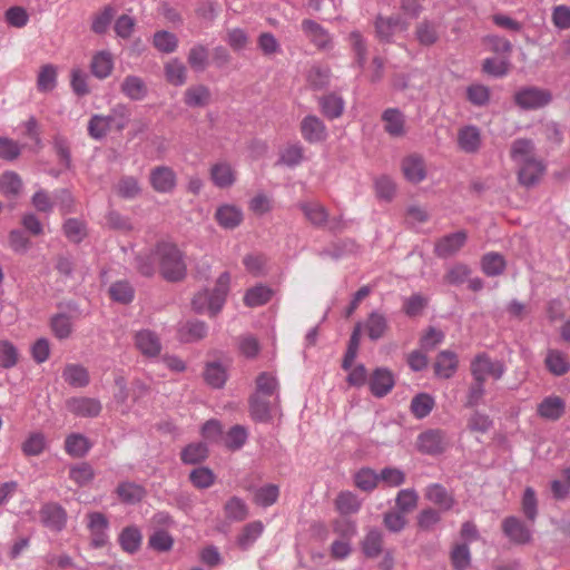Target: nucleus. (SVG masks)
I'll use <instances>...</instances> for the list:
<instances>
[{
  "mask_svg": "<svg viewBox=\"0 0 570 570\" xmlns=\"http://www.w3.org/2000/svg\"><path fill=\"white\" fill-rule=\"evenodd\" d=\"M446 433L439 429L426 430L419 434L416 440L417 450L428 455L443 453L449 446Z\"/></svg>",
  "mask_w": 570,
  "mask_h": 570,
  "instance_id": "5",
  "label": "nucleus"
},
{
  "mask_svg": "<svg viewBox=\"0 0 570 570\" xmlns=\"http://www.w3.org/2000/svg\"><path fill=\"white\" fill-rule=\"evenodd\" d=\"M348 41L355 55L356 65L363 69L367 60V46L365 39L358 31H352L348 36Z\"/></svg>",
  "mask_w": 570,
  "mask_h": 570,
  "instance_id": "56",
  "label": "nucleus"
},
{
  "mask_svg": "<svg viewBox=\"0 0 570 570\" xmlns=\"http://www.w3.org/2000/svg\"><path fill=\"white\" fill-rule=\"evenodd\" d=\"M481 265L485 275L498 276L503 273L505 261L503 256L498 253H488L483 256Z\"/></svg>",
  "mask_w": 570,
  "mask_h": 570,
  "instance_id": "57",
  "label": "nucleus"
},
{
  "mask_svg": "<svg viewBox=\"0 0 570 570\" xmlns=\"http://www.w3.org/2000/svg\"><path fill=\"white\" fill-rule=\"evenodd\" d=\"M210 178L215 186L219 188L230 187L235 180V171L228 163L222 161L212 166Z\"/></svg>",
  "mask_w": 570,
  "mask_h": 570,
  "instance_id": "27",
  "label": "nucleus"
},
{
  "mask_svg": "<svg viewBox=\"0 0 570 570\" xmlns=\"http://www.w3.org/2000/svg\"><path fill=\"white\" fill-rule=\"evenodd\" d=\"M511 158L520 167L534 159V145L532 140L520 138L511 145Z\"/></svg>",
  "mask_w": 570,
  "mask_h": 570,
  "instance_id": "28",
  "label": "nucleus"
},
{
  "mask_svg": "<svg viewBox=\"0 0 570 570\" xmlns=\"http://www.w3.org/2000/svg\"><path fill=\"white\" fill-rule=\"evenodd\" d=\"M204 377L207 384L215 389H219L224 386L227 380V372L220 363L213 362L206 365Z\"/></svg>",
  "mask_w": 570,
  "mask_h": 570,
  "instance_id": "46",
  "label": "nucleus"
},
{
  "mask_svg": "<svg viewBox=\"0 0 570 570\" xmlns=\"http://www.w3.org/2000/svg\"><path fill=\"white\" fill-rule=\"evenodd\" d=\"M248 439V431L245 426L236 424L232 426L224 436V444L230 451H237L244 446Z\"/></svg>",
  "mask_w": 570,
  "mask_h": 570,
  "instance_id": "40",
  "label": "nucleus"
},
{
  "mask_svg": "<svg viewBox=\"0 0 570 570\" xmlns=\"http://www.w3.org/2000/svg\"><path fill=\"white\" fill-rule=\"evenodd\" d=\"M141 539V532L137 527H126L119 535V544L126 552L134 553L140 548Z\"/></svg>",
  "mask_w": 570,
  "mask_h": 570,
  "instance_id": "37",
  "label": "nucleus"
},
{
  "mask_svg": "<svg viewBox=\"0 0 570 570\" xmlns=\"http://www.w3.org/2000/svg\"><path fill=\"white\" fill-rule=\"evenodd\" d=\"M385 131L392 137H402L406 134L405 117L397 108H389L382 114Z\"/></svg>",
  "mask_w": 570,
  "mask_h": 570,
  "instance_id": "21",
  "label": "nucleus"
},
{
  "mask_svg": "<svg viewBox=\"0 0 570 570\" xmlns=\"http://www.w3.org/2000/svg\"><path fill=\"white\" fill-rule=\"evenodd\" d=\"M114 57L107 50H101L92 56L90 63L91 73L98 79H106L114 70Z\"/></svg>",
  "mask_w": 570,
  "mask_h": 570,
  "instance_id": "24",
  "label": "nucleus"
},
{
  "mask_svg": "<svg viewBox=\"0 0 570 570\" xmlns=\"http://www.w3.org/2000/svg\"><path fill=\"white\" fill-rule=\"evenodd\" d=\"M368 384L374 396L383 397L393 389L394 377L389 370L380 367L373 372Z\"/></svg>",
  "mask_w": 570,
  "mask_h": 570,
  "instance_id": "19",
  "label": "nucleus"
},
{
  "mask_svg": "<svg viewBox=\"0 0 570 570\" xmlns=\"http://www.w3.org/2000/svg\"><path fill=\"white\" fill-rule=\"evenodd\" d=\"M57 86V68L53 65H45L41 67L38 78L37 88L41 92L52 91Z\"/></svg>",
  "mask_w": 570,
  "mask_h": 570,
  "instance_id": "47",
  "label": "nucleus"
},
{
  "mask_svg": "<svg viewBox=\"0 0 570 570\" xmlns=\"http://www.w3.org/2000/svg\"><path fill=\"white\" fill-rule=\"evenodd\" d=\"M63 380L73 387H83L89 383L87 370L79 364H68L62 372Z\"/></svg>",
  "mask_w": 570,
  "mask_h": 570,
  "instance_id": "34",
  "label": "nucleus"
},
{
  "mask_svg": "<svg viewBox=\"0 0 570 570\" xmlns=\"http://www.w3.org/2000/svg\"><path fill=\"white\" fill-rule=\"evenodd\" d=\"M513 99L521 109L535 110L549 105L552 100V95L548 89L527 86L517 90Z\"/></svg>",
  "mask_w": 570,
  "mask_h": 570,
  "instance_id": "4",
  "label": "nucleus"
},
{
  "mask_svg": "<svg viewBox=\"0 0 570 570\" xmlns=\"http://www.w3.org/2000/svg\"><path fill=\"white\" fill-rule=\"evenodd\" d=\"M218 225L225 229H234L243 222V212L235 205H222L215 213Z\"/></svg>",
  "mask_w": 570,
  "mask_h": 570,
  "instance_id": "22",
  "label": "nucleus"
},
{
  "mask_svg": "<svg viewBox=\"0 0 570 570\" xmlns=\"http://www.w3.org/2000/svg\"><path fill=\"white\" fill-rule=\"evenodd\" d=\"M364 327L367 332L368 337L372 341H377L382 338L385 332L387 331L389 322L384 314L375 311L368 315L364 324Z\"/></svg>",
  "mask_w": 570,
  "mask_h": 570,
  "instance_id": "30",
  "label": "nucleus"
},
{
  "mask_svg": "<svg viewBox=\"0 0 570 570\" xmlns=\"http://www.w3.org/2000/svg\"><path fill=\"white\" fill-rule=\"evenodd\" d=\"M377 37L382 41H391L396 31H404L409 28V23L400 16L383 18L379 17L375 22Z\"/></svg>",
  "mask_w": 570,
  "mask_h": 570,
  "instance_id": "15",
  "label": "nucleus"
},
{
  "mask_svg": "<svg viewBox=\"0 0 570 570\" xmlns=\"http://www.w3.org/2000/svg\"><path fill=\"white\" fill-rule=\"evenodd\" d=\"M224 510L226 517L234 521H243L248 515V508L245 501L238 497L230 498L226 502Z\"/></svg>",
  "mask_w": 570,
  "mask_h": 570,
  "instance_id": "60",
  "label": "nucleus"
},
{
  "mask_svg": "<svg viewBox=\"0 0 570 570\" xmlns=\"http://www.w3.org/2000/svg\"><path fill=\"white\" fill-rule=\"evenodd\" d=\"M336 509L342 514L356 513L361 508V501L357 495L351 491L341 492L335 501Z\"/></svg>",
  "mask_w": 570,
  "mask_h": 570,
  "instance_id": "53",
  "label": "nucleus"
},
{
  "mask_svg": "<svg viewBox=\"0 0 570 570\" xmlns=\"http://www.w3.org/2000/svg\"><path fill=\"white\" fill-rule=\"evenodd\" d=\"M425 499L439 507L440 511H449L455 504L454 497L440 483H431L424 489Z\"/></svg>",
  "mask_w": 570,
  "mask_h": 570,
  "instance_id": "12",
  "label": "nucleus"
},
{
  "mask_svg": "<svg viewBox=\"0 0 570 570\" xmlns=\"http://www.w3.org/2000/svg\"><path fill=\"white\" fill-rule=\"evenodd\" d=\"M230 275L224 272L218 277L213 291L204 289L193 298V307L197 313L216 315L223 308L229 291Z\"/></svg>",
  "mask_w": 570,
  "mask_h": 570,
  "instance_id": "2",
  "label": "nucleus"
},
{
  "mask_svg": "<svg viewBox=\"0 0 570 570\" xmlns=\"http://www.w3.org/2000/svg\"><path fill=\"white\" fill-rule=\"evenodd\" d=\"M165 76L169 83L179 87L186 82L187 69L178 59H171L165 65Z\"/></svg>",
  "mask_w": 570,
  "mask_h": 570,
  "instance_id": "38",
  "label": "nucleus"
},
{
  "mask_svg": "<svg viewBox=\"0 0 570 570\" xmlns=\"http://www.w3.org/2000/svg\"><path fill=\"white\" fill-rule=\"evenodd\" d=\"M299 208L305 217L315 226H321L327 220L328 214L324 206L318 203H302Z\"/></svg>",
  "mask_w": 570,
  "mask_h": 570,
  "instance_id": "54",
  "label": "nucleus"
},
{
  "mask_svg": "<svg viewBox=\"0 0 570 570\" xmlns=\"http://www.w3.org/2000/svg\"><path fill=\"white\" fill-rule=\"evenodd\" d=\"M468 235L459 230L440 238L434 246V253L441 258H448L455 255L465 244Z\"/></svg>",
  "mask_w": 570,
  "mask_h": 570,
  "instance_id": "10",
  "label": "nucleus"
},
{
  "mask_svg": "<svg viewBox=\"0 0 570 570\" xmlns=\"http://www.w3.org/2000/svg\"><path fill=\"white\" fill-rule=\"evenodd\" d=\"M485 395V382L482 380L472 379L471 384L469 385L464 406L472 409L479 406L483 403V399Z\"/></svg>",
  "mask_w": 570,
  "mask_h": 570,
  "instance_id": "58",
  "label": "nucleus"
},
{
  "mask_svg": "<svg viewBox=\"0 0 570 570\" xmlns=\"http://www.w3.org/2000/svg\"><path fill=\"white\" fill-rule=\"evenodd\" d=\"M434 399L426 393L415 395L411 401V412L416 419L426 417L434 407Z\"/></svg>",
  "mask_w": 570,
  "mask_h": 570,
  "instance_id": "45",
  "label": "nucleus"
},
{
  "mask_svg": "<svg viewBox=\"0 0 570 570\" xmlns=\"http://www.w3.org/2000/svg\"><path fill=\"white\" fill-rule=\"evenodd\" d=\"M267 396L254 394L249 401L250 415L255 421L265 422L271 417V403Z\"/></svg>",
  "mask_w": 570,
  "mask_h": 570,
  "instance_id": "44",
  "label": "nucleus"
},
{
  "mask_svg": "<svg viewBox=\"0 0 570 570\" xmlns=\"http://www.w3.org/2000/svg\"><path fill=\"white\" fill-rule=\"evenodd\" d=\"M22 189V180L14 171H6L0 178V193L9 198H16Z\"/></svg>",
  "mask_w": 570,
  "mask_h": 570,
  "instance_id": "41",
  "label": "nucleus"
},
{
  "mask_svg": "<svg viewBox=\"0 0 570 570\" xmlns=\"http://www.w3.org/2000/svg\"><path fill=\"white\" fill-rule=\"evenodd\" d=\"M546 366L556 376L566 374L570 367L566 354L558 350L548 351Z\"/></svg>",
  "mask_w": 570,
  "mask_h": 570,
  "instance_id": "35",
  "label": "nucleus"
},
{
  "mask_svg": "<svg viewBox=\"0 0 570 570\" xmlns=\"http://www.w3.org/2000/svg\"><path fill=\"white\" fill-rule=\"evenodd\" d=\"M116 189L118 195L126 199L136 198L141 193L138 179L132 176H125L120 178Z\"/></svg>",
  "mask_w": 570,
  "mask_h": 570,
  "instance_id": "63",
  "label": "nucleus"
},
{
  "mask_svg": "<svg viewBox=\"0 0 570 570\" xmlns=\"http://www.w3.org/2000/svg\"><path fill=\"white\" fill-rule=\"evenodd\" d=\"M302 30L305 37L318 49L328 50L333 47L330 32L311 19L302 21Z\"/></svg>",
  "mask_w": 570,
  "mask_h": 570,
  "instance_id": "9",
  "label": "nucleus"
},
{
  "mask_svg": "<svg viewBox=\"0 0 570 570\" xmlns=\"http://www.w3.org/2000/svg\"><path fill=\"white\" fill-rule=\"evenodd\" d=\"M419 502V495L414 489L400 490L395 498L397 511L409 513L414 510Z\"/></svg>",
  "mask_w": 570,
  "mask_h": 570,
  "instance_id": "59",
  "label": "nucleus"
},
{
  "mask_svg": "<svg viewBox=\"0 0 570 570\" xmlns=\"http://www.w3.org/2000/svg\"><path fill=\"white\" fill-rule=\"evenodd\" d=\"M272 293V289L265 285L254 286L246 292L244 303L248 307L262 306L271 299Z\"/></svg>",
  "mask_w": 570,
  "mask_h": 570,
  "instance_id": "42",
  "label": "nucleus"
},
{
  "mask_svg": "<svg viewBox=\"0 0 570 570\" xmlns=\"http://www.w3.org/2000/svg\"><path fill=\"white\" fill-rule=\"evenodd\" d=\"M544 171V164L534 158L519 167L518 178L521 185L532 187L539 183Z\"/></svg>",
  "mask_w": 570,
  "mask_h": 570,
  "instance_id": "20",
  "label": "nucleus"
},
{
  "mask_svg": "<svg viewBox=\"0 0 570 570\" xmlns=\"http://www.w3.org/2000/svg\"><path fill=\"white\" fill-rule=\"evenodd\" d=\"M42 522L50 529L59 531L61 530L67 521V514L62 507L57 503L46 504L41 511Z\"/></svg>",
  "mask_w": 570,
  "mask_h": 570,
  "instance_id": "23",
  "label": "nucleus"
},
{
  "mask_svg": "<svg viewBox=\"0 0 570 570\" xmlns=\"http://www.w3.org/2000/svg\"><path fill=\"white\" fill-rule=\"evenodd\" d=\"M402 171L405 178L414 184L421 183L426 177L425 163L421 155L412 154L402 161Z\"/></svg>",
  "mask_w": 570,
  "mask_h": 570,
  "instance_id": "17",
  "label": "nucleus"
},
{
  "mask_svg": "<svg viewBox=\"0 0 570 570\" xmlns=\"http://www.w3.org/2000/svg\"><path fill=\"white\" fill-rule=\"evenodd\" d=\"M415 36L422 46H432L439 39L436 23L428 20L420 22L416 27Z\"/></svg>",
  "mask_w": 570,
  "mask_h": 570,
  "instance_id": "50",
  "label": "nucleus"
},
{
  "mask_svg": "<svg viewBox=\"0 0 570 570\" xmlns=\"http://www.w3.org/2000/svg\"><path fill=\"white\" fill-rule=\"evenodd\" d=\"M482 145L481 130L474 125H468L458 131V146L466 154H475Z\"/></svg>",
  "mask_w": 570,
  "mask_h": 570,
  "instance_id": "11",
  "label": "nucleus"
},
{
  "mask_svg": "<svg viewBox=\"0 0 570 570\" xmlns=\"http://www.w3.org/2000/svg\"><path fill=\"white\" fill-rule=\"evenodd\" d=\"M157 267L168 282L183 279L187 272L183 253L169 242H159L154 248L141 250L135 257V269L142 276H154Z\"/></svg>",
  "mask_w": 570,
  "mask_h": 570,
  "instance_id": "1",
  "label": "nucleus"
},
{
  "mask_svg": "<svg viewBox=\"0 0 570 570\" xmlns=\"http://www.w3.org/2000/svg\"><path fill=\"white\" fill-rule=\"evenodd\" d=\"M301 131L304 139L311 144L326 139L327 130L324 122L316 116H306L301 122Z\"/></svg>",
  "mask_w": 570,
  "mask_h": 570,
  "instance_id": "13",
  "label": "nucleus"
},
{
  "mask_svg": "<svg viewBox=\"0 0 570 570\" xmlns=\"http://www.w3.org/2000/svg\"><path fill=\"white\" fill-rule=\"evenodd\" d=\"M111 127L105 115H92L88 122V135L95 140L104 139Z\"/></svg>",
  "mask_w": 570,
  "mask_h": 570,
  "instance_id": "61",
  "label": "nucleus"
},
{
  "mask_svg": "<svg viewBox=\"0 0 570 570\" xmlns=\"http://www.w3.org/2000/svg\"><path fill=\"white\" fill-rule=\"evenodd\" d=\"M91 449V443L81 433H71L66 438L65 450L72 458H82Z\"/></svg>",
  "mask_w": 570,
  "mask_h": 570,
  "instance_id": "29",
  "label": "nucleus"
},
{
  "mask_svg": "<svg viewBox=\"0 0 570 570\" xmlns=\"http://www.w3.org/2000/svg\"><path fill=\"white\" fill-rule=\"evenodd\" d=\"M149 184L159 194H171L177 186V175L169 166H156L150 170Z\"/></svg>",
  "mask_w": 570,
  "mask_h": 570,
  "instance_id": "6",
  "label": "nucleus"
},
{
  "mask_svg": "<svg viewBox=\"0 0 570 570\" xmlns=\"http://www.w3.org/2000/svg\"><path fill=\"white\" fill-rule=\"evenodd\" d=\"M458 357L453 352L443 351L438 355L434 364L435 374L443 379H450L456 371Z\"/></svg>",
  "mask_w": 570,
  "mask_h": 570,
  "instance_id": "31",
  "label": "nucleus"
},
{
  "mask_svg": "<svg viewBox=\"0 0 570 570\" xmlns=\"http://www.w3.org/2000/svg\"><path fill=\"white\" fill-rule=\"evenodd\" d=\"M120 91L132 101H141L148 96V86L141 77L128 75L120 83Z\"/></svg>",
  "mask_w": 570,
  "mask_h": 570,
  "instance_id": "16",
  "label": "nucleus"
},
{
  "mask_svg": "<svg viewBox=\"0 0 570 570\" xmlns=\"http://www.w3.org/2000/svg\"><path fill=\"white\" fill-rule=\"evenodd\" d=\"M135 345L146 357H156L161 351L159 337L149 330H141L136 333Z\"/></svg>",
  "mask_w": 570,
  "mask_h": 570,
  "instance_id": "14",
  "label": "nucleus"
},
{
  "mask_svg": "<svg viewBox=\"0 0 570 570\" xmlns=\"http://www.w3.org/2000/svg\"><path fill=\"white\" fill-rule=\"evenodd\" d=\"M153 43L158 51L171 53L178 47V38L169 31L160 30L154 35Z\"/></svg>",
  "mask_w": 570,
  "mask_h": 570,
  "instance_id": "52",
  "label": "nucleus"
},
{
  "mask_svg": "<svg viewBox=\"0 0 570 570\" xmlns=\"http://www.w3.org/2000/svg\"><path fill=\"white\" fill-rule=\"evenodd\" d=\"M264 527L259 521L247 524L238 537V546L246 550L248 549L263 533Z\"/></svg>",
  "mask_w": 570,
  "mask_h": 570,
  "instance_id": "62",
  "label": "nucleus"
},
{
  "mask_svg": "<svg viewBox=\"0 0 570 570\" xmlns=\"http://www.w3.org/2000/svg\"><path fill=\"white\" fill-rule=\"evenodd\" d=\"M87 528L90 532V543L94 548H102L109 541V521L101 512H89L87 514Z\"/></svg>",
  "mask_w": 570,
  "mask_h": 570,
  "instance_id": "7",
  "label": "nucleus"
},
{
  "mask_svg": "<svg viewBox=\"0 0 570 570\" xmlns=\"http://www.w3.org/2000/svg\"><path fill=\"white\" fill-rule=\"evenodd\" d=\"M180 333L187 342H196L207 335V326L202 321H190L181 326Z\"/></svg>",
  "mask_w": 570,
  "mask_h": 570,
  "instance_id": "64",
  "label": "nucleus"
},
{
  "mask_svg": "<svg viewBox=\"0 0 570 570\" xmlns=\"http://www.w3.org/2000/svg\"><path fill=\"white\" fill-rule=\"evenodd\" d=\"M318 104L322 114L328 119H336L343 114L344 100L335 94L321 97Z\"/></svg>",
  "mask_w": 570,
  "mask_h": 570,
  "instance_id": "32",
  "label": "nucleus"
},
{
  "mask_svg": "<svg viewBox=\"0 0 570 570\" xmlns=\"http://www.w3.org/2000/svg\"><path fill=\"white\" fill-rule=\"evenodd\" d=\"M50 326L55 336L59 340L68 338L73 330L71 317L63 313L52 316Z\"/></svg>",
  "mask_w": 570,
  "mask_h": 570,
  "instance_id": "48",
  "label": "nucleus"
},
{
  "mask_svg": "<svg viewBox=\"0 0 570 570\" xmlns=\"http://www.w3.org/2000/svg\"><path fill=\"white\" fill-rule=\"evenodd\" d=\"M208 449L205 443L188 444L181 451V461L186 464H196L207 458Z\"/></svg>",
  "mask_w": 570,
  "mask_h": 570,
  "instance_id": "55",
  "label": "nucleus"
},
{
  "mask_svg": "<svg viewBox=\"0 0 570 570\" xmlns=\"http://www.w3.org/2000/svg\"><path fill=\"white\" fill-rule=\"evenodd\" d=\"M111 128L124 130L129 124L130 110L124 104L116 105L108 115H105Z\"/></svg>",
  "mask_w": 570,
  "mask_h": 570,
  "instance_id": "43",
  "label": "nucleus"
},
{
  "mask_svg": "<svg viewBox=\"0 0 570 570\" xmlns=\"http://www.w3.org/2000/svg\"><path fill=\"white\" fill-rule=\"evenodd\" d=\"M47 440L43 433L32 432L22 443V452L27 456L40 455L46 449Z\"/></svg>",
  "mask_w": 570,
  "mask_h": 570,
  "instance_id": "49",
  "label": "nucleus"
},
{
  "mask_svg": "<svg viewBox=\"0 0 570 570\" xmlns=\"http://www.w3.org/2000/svg\"><path fill=\"white\" fill-rule=\"evenodd\" d=\"M470 372L472 379L487 381L491 377L495 381L502 379L505 373V366L503 362L499 360H492L485 353L476 354L470 363Z\"/></svg>",
  "mask_w": 570,
  "mask_h": 570,
  "instance_id": "3",
  "label": "nucleus"
},
{
  "mask_svg": "<svg viewBox=\"0 0 570 570\" xmlns=\"http://www.w3.org/2000/svg\"><path fill=\"white\" fill-rule=\"evenodd\" d=\"M68 410L77 416L94 417L101 411V403L92 397H72L67 401Z\"/></svg>",
  "mask_w": 570,
  "mask_h": 570,
  "instance_id": "18",
  "label": "nucleus"
},
{
  "mask_svg": "<svg viewBox=\"0 0 570 570\" xmlns=\"http://www.w3.org/2000/svg\"><path fill=\"white\" fill-rule=\"evenodd\" d=\"M564 401L559 396H547L538 405V414L547 420L557 421L564 413Z\"/></svg>",
  "mask_w": 570,
  "mask_h": 570,
  "instance_id": "26",
  "label": "nucleus"
},
{
  "mask_svg": "<svg viewBox=\"0 0 570 570\" xmlns=\"http://www.w3.org/2000/svg\"><path fill=\"white\" fill-rule=\"evenodd\" d=\"M429 304V298L420 293H414L409 297L403 298V312L409 317L421 315Z\"/></svg>",
  "mask_w": 570,
  "mask_h": 570,
  "instance_id": "51",
  "label": "nucleus"
},
{
  "mask_svg": "<svg viewBox=\"0 0 570 570\" xmlns=\"http://www.w3.org/2000/svg\"><path fill=\"white\" fill-rule=\"evenodd\" d=\"M109 295L114 302L129 304L135 297V289L127 281H117L109 287Z\"/></svg>",
  "mask_w": 570,
  "mask_h": 570,
  "instance_id": "39",
  "label": "nucleus"
},
{
  "mask_svg": "<svg viewBox=\"0 0 570 570\" xmlns=\"http://www.w3.org/2000/svg\"><path fill=\"white\" fill-rule=\"evenodd\" d=\"M354 484L364 492H372L379 485V473L371 468H362L354 473Z\"/></svg>",
  "mask_w": 570,
  "mask_h": 570,
  "instance_id": "36",
  "label": "nucleus"
},
{
  "mask_svg": "<svg viewBox=\"0 0 570 570\" xmlns=\"http://www.w3.org/2000/svg\"><path fill=\"white\" fill-rule=\"evenodd\" d=\"M212 94L205 85H194L184 92V102L191 108H202L210 102Z\"/></svg>",
  "mask_w": 570,
  "mask_h": 570,
  "instance_id": "25",
  "label": "nucleus"
},
{
  "mask_svg": "<svg viewBox=\"0 0 570 570\" xmlns=\"http://www.w3.org/2000/svg\"><path fill=\"white\" fill-rule=\"evenodd\" d=\"M363 553L367 558H376L383 550V533L377 529H370L362 541Z\"/></svg>",
  "mask_w": 570,
  "mask_h": 570,
  "instance_id": "33",
  "label": "nucleus"
},
{
  "mask_svg": "<svg viewBox=\"0 0 570 570\" xmlns=\"http://www.w3.org/2000/svg\"><path fill=\"white\" fill-rule=\"evenodd\" d=\"M502 531L515 544H527L532 540L531 529L517 517H507L502 521Z\"/></svg>",
  "mask_w": 570,
  "mask_h": 570,
  "instance_id": "8",
  "label": "nucleus"
}]
</instances>
